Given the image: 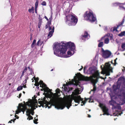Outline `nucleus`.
Returning a JSON list of instances; mask_svg holds the SVG:
<instances>
[{
    "label": "nucleus",
    "mask_w": 125,
    "mask_h": 125,
    "mask_svg": "<svg viewBox=\"0 0 125 125\" xmlns=\"http://www.w3.org/2000/svg\"><path fill=\"white\" fill-rule=\"evenodd\" d=\"M95 79L92 78L90 79L87 77L81 75L80 77H77L76 76L74 77V79H72L71 81L70 79V81L68 82V85H65L62 87V88L64 89V91L67 92H70L72 89V88H70L68 85L73 84L77 87L74 90L73 92L72 93V96L63 102H62L60 101L57 98L53 99L51 102L52 105L50 106H49V105L50 104H49L48 102L45 101V108L48 107V108H50L52 105H54L55 108L57 109H63L65 106L67 107L68 109H69L70 106L72 105L71 102L73 100H74L75 102L79 104L80 102H81L82 104H81V106L84 105L87 100H89V98L86 99L85 98V100H83V99L81 98L80 96H78L77 95L81 92L83 90V87L82 85H80V80L85 81H88L91 80V82L93 83L94 85V84L96 83L98 81V79L96 78Z\"/></svg>",
    "instance_id": "1"
},
{
    "label": "nucleus",
    "mask_w": 125,
    "mask_h": 125,
    "mask_svg": "<svg viewBox=\"0 0 125 125\" xmlns=\"http://www.w3.org/2000/svg\"><path fill=\"white\" fill-rule=\"evenodd\" d=\"M67 47L69 49V51L67 52L68 55H64L63 57L65 58L69 57L73 55L76 51L74 44L70 42H64L54 43L53 45L54 53L58 56H61V55L65 53Z\"/></svg>",
    "instance_id": "2"
},
{
    "label": "nucleus",
    "mask_w": 125,
    "mask_h": 125,
    "mask_svg": "<svg viewBox=\"0 0 125 125\" xmlns=\"http://www.w3.org/2000/svg\"><path fill=\"white\" fill-rule=\"evenodd\" d=\"M24 104H19L17 109L16 111V114H18L21 111L24 114V111L26 110V115L27 116H28L27 119L29 120L32 119H33V117L31 115V113L32 111L35 109L36 108L38 107L37 100L35 99L33 100L29 99L26 103L24 101Z\"/></svg>",
    "instance_id": "3"
},
{
    "label": "nucleus",
    "mask_w": 125,
    "mask_h": 125,
    "mask_svg": "<svg viewBox=\"0 0 125 125\" xmlns=\"http://www.w3.org/2000/svg\"><path fill=\"white\" fill-rule=\"evenodd\" d=\"M65 22L69 26L75 25L78 21L77 17L74 14H70L66 16Z\"/></svg>",
    "instance_id": "4"
},
{
    "label": "nucleus",
    "mask_w": 125,
    "mask_h": 125,
    "mask_svg": "<svg viewBox=\"0 0 125 125\" xmlns=\"http://www.w3.org/2000/svg\"><path fill=\"white\" fill-rule=\"evenodd\" d=\"M34 79L35 80L36 83L35 85L37 86H39L40 84V87L43 88L45 92L51 93V90L47 87L46 85L42 81H40L39 83L38 82L39 79L38 78H35L34 77Z\"/></svg>",
    "instance_id": "5"
},
{
    "label": "nucleus",
    "mask_w": 125,
    "mask_h": 125,
    "mask_svg": "<svg viewBox=\"0 0 125 125\" xmlns=\"http://www.w3.org/2000/svg\"><path fill=\"white\" fill-rule=\"evenodd\" d=\"M85 19L91 22H94L96 21V19L95 15L90 11H86L84 14Z\"/></svg>",
    "instance_id": "6"
},
{
    "label": "nucleus",
    "mask_w": 125,
    "mask_h": 125,
    "mask_svg": "<svg viewBox=\"0 0 125 125\" xmlns=\"http://www.w3.org/2000/svg\"><path fill=\"white\" fill-rule=\"evenodd\" d=\"M101 68L102 70L101 73L102 74H105L106 75H109V62L106 63L104 65H101Z\"/></svg>",
    "instance_id": "7"
},
{
    "label": "nucleus",
    "mask_w": 125,
    "mask_h": 125,
    "mask_svg": "<svg viewBox=\"0 0 125 125\" xmlns=\"http://www.w3.org/2000/svg\"><path fill=\"white\" fill-rule=\"evenodd\" d=\"M88 72H89V73L92 75L93 78H101L99 75V73L98 71H97L94 68L92 67H90L88 70Z\"/></svg>",
    "instance_id": "8"
},
{
    "label": "nucleus",
    "mask_w": 125,
    "mask_h": 125,
    "mask_svg": "<svg viewBox=\"0 0 125 125\" xmlns=\"http://www.w3.org/2000/svg\"><path fill=\"white\" fill-rule=\"evenodd\" d=\"M124 79V78L122 77H121L119 78L116 85H113V87L114 92L116 91L117 90L120 88L122 83L121 81Z\"/></svg>",
    "instance_id": "9"
},
{
    "label": "nucleus",
    "mask_w": 125,
    "mask_h": 125,
    "mask_svg": "<svg viewBox=\"0 0 125 125\" xmlns=\"http://www.w3.org/2000/svg\"><path fill=\"white\" fill-rule=\"evenodd\" d=\"M101 52L102 57L104 58H107L109 56V51L108 50H104L102 48Z\"/></svg>",
    "instance_id": "10"
},
{
    "label": "nucleus",
    "mask_w": 125,
    "mask_h": 125,
    "mask_svg": "<svg viewBox=\"0 0 125 125\" xmlns=\"http://www.w3.org/2000/svg\"><path fill=\"white\" fill-rule=\"evenodd\" d=\"M99 106L102 109L103 112L104 113L103 114V115H109V114L108 113V109L105 105L103 104H100Z\"/></svg>",
    "instance_id": "11"
},
{
    "label": "nucleus",
    "mask_w": 125,
    "mask_h": 125,
    "mask_svg": "<svg viewBox=\"0 0 125 125\" xmlns=\"http://www.w3.org/2000/svg\"><path fill=\"white\" fill-rule=\"evenodd\" d=\"M125 21V19L124 18L123 19L122 21L121 22H120L118 24V25L116 27H115L113 28V29L112 30V28L111 29V31L114 32V31H115L116 32H118V30H117V29L119 28V27L121 26H124L123 25V23H124Z\"/></svg>",
    "instance_id": "12"
},
{
    "label": "nucleus",
    "mask_w": 125,
    "mask_h": 125,
    "mask_svg": "<svg viewBox=\"0 0 125 125\" xmlns=\"http://www.w3.org/2000/svg\"><path fill=\"white\" fill-rule=\"evenodd\" d=\"M109 36V33H108L107 34L105 35V36L104 37V38L103 39H104V43L105 44H108L109 43V39L108 38H105L107 36L108 37Z\"/></svg>",
    "instance_id": "13"
},
{
    "label": "nucleus",
    "mask_w": 125,
    "mask_h": 125,
    "mask_svg": "<svg viewBox=\"0 0 125 125\" xmlns=\"http://www.w3.org/2000/svg\"><path fill=\"white\" fill-rule=\"evenodd\" d=\"M82 36L83 37L82 38L83 39L85 38L87 40L90 37V36L86 32H85L84 34Z\"/></svg>",
    "instance_id": "14"
},
{
    "label": "nucleus",
    "mask_w": 125,
    "mask_h": 125,
    "mask_svg": "<svg viewBox=\"0 0 125 125\" xmlns=\"http://www.w3.org/2000/svg\"><path fill=\"white\" fill-rule=\"evenodd\" d=\"M51 30L49 31L48 36V37L49 38L51 37L52 36L53 33L54 32V27L53 26Z\"/></svg>",
    "instance_id": "15"
},
{
    "label": "nucleus",
    "mask_w": 125,
    "mask_h": 125,
    "mask_svg": "<svg viewBox=\"0 0 125 125\" xmlns=\"http://www.w3.org/2000/svg\"><path fill=\"white\" fill-rule=\"evenodd\" d=\"M104 38V37H102L100 40H98V42H99L98 44V47H101L103 46L104 45V42H101V41L103 40V39Z\"/></svg>",
    "instance_id": "16"
},
{
    "label": "nucleus",
    "mask_w": 125,
    "mask_h": 125,
    "mask_svg": "<svg viewBox=\"0 0 125 125\" xmlns=\"http://www.w3.org/2000/svg\"><path fill=\"white\" fill-rule=\"evenodd\" d=\"M49 19H50V20L49 21H48L47 23V25H48V26H49V31H50L52 29V27L50 26V25L51 24V18H50Z\"/></svg>",
    "instance_id": "17"
},
{
    "label": "nucleus",
    "mask_w": 125,
    "mask_h": 125,
    "mask_svg": "<svg viewBox=\"0 0 125 125\" xmlns=\"http://www.w3.org/2000/svg\"><path fill=\"white\" fill-rule=\"evenodd\" d=\"M113 106L114 109H119L120 110L121 109V107L120 105L118 104H117L116 106H114L113 105Z\"/></svg>",
    "instance_id": "18"
},
{
    "label": "nucleus",
    "mask_w": 125,
    "mask_h": 125,
    "mask_svg": "<svg viewBox=\"0 0 125 125\" xmlns=\"http://www.w3.org/2000/svg\"><path fill=\"white\" fill-rule=\"evenodd\" d=\"M118 5L119 6L120 8H122L125 10V8L124 7L123 5L125 4L124 3H118Z\"/></svg>",
    "instance_id": "19"
},
{
    "label": "nucleus",
    "mask_w": 125,
    "mask_h": 125,
    "mask_svg": "<svg viewBox=\"0 0 125 125\" xmlns=\"http://www.w3.org/2000/svg\"><path fill=\"white\" fill-rule=\"evenodd\" d=\"M43 42L42 41H41V40H39L38 41L36 44L37 45H40L41 46L42 44L43 43Z\"/></svg>",
    "instance_id": "20"
},
{
    "label": "nucleus",
    "mask_w": 125,
    "mask_h": 125,
    "mask_svg": "<svg viewBox=\"0 0 125 125\" xmlns=\"http://www.w3.org/2000/svg\"><path fill=\"white\" fill-rule=\"evenodd\" d=\"M125 31L121 32L120 33L118 34V36L120 37H122L125 35Z\"/></svg>",
    "instance_id": "21"
},
{
    "label": "nucleus",
    "mask_w": 125,
    "mask_h": 125,
    "mask_svg": "<svg viewBox=\"0 0 125 125\" xmlns=\"http://www.w3.org/2000/svg\"><path fill=\"white\" fill-rule=\"evenodd\" d=\"M123 113V112H122L120 111L119 112H117V113L116 114L115 113H114L113 114V115L114 116H118L120 115H121V114Z\"/></svg>",
    "instance_id": "22"
},
{
    "label": "nucleus",
    "mask_w": 125,
    "mask_h": 125,
    "mask_svg": "<svg viewBox=\"0 0 125 125\" xmlns=\"http://www.w3.org/2000/svg\"><path fill=\"white\" fill-rule=\"evenodd\" d=\"M36 41L35 40H34L32 42V44L31 45V47L32 48H33L36 45Z\"/></svg>",
    "instance_id": "23"
},
{
    "label": "nucleus",
    "mask_w": 125,
    "mask_h": 125,
    "mask_svg": "<svg viewBox=\"0 0 125 125\" xmlns=\"http://www.w3.org/2000/svg\"><path fill=\"white\" fill-rule=\"evenodd\" d=\"M34 7H32L31 9H29L28 10V11L30 13H33L34 12Z\"/></svg>",
    "instance_id": "24"
},
{
    "label": "nucleus",
    "mask_w": 125,
    "mask_h": 125,
    "mask_svg": "<svg viewBox=\"0 0 125 125\" xmlns=\"http://www.w3.org/2000/svg\"><path fill=\"white\" fill-rule=\"evenodd\" d=\"M42 20H39L38 23V26L39 28H40L41 26L42 25Z\"/></svg>",
    "instance_id": "25"
},
{
    "label": "nucleus",
    "mask_w": 125,
    "mask_h": 125,
    "mask_svg": "<svg viewBox=\"0 0 125 125\" xmlns=\"http://www.w3.org/2000/svg\"><path fill=\"white\" fill-rule=\"evenodd\" d=\"M36 117H35L34 118V123L35 124H37L38 123V122H37V121H38V119H37V116H38V115H37Z\"/></svg>",
    "instance_id": "26"
},
{
    "label": "nucleus",
    "mask_w": 125,
    "mask_h": 125,
    "mask_svg": "<svg viewBox=\"0 0 125 125\" xmlns=\"http://www.w3.org/2000/svg\"><path fill=\"white\" fill-rule=\"evenodd\" d=\"M23 87V86L21 85L19 86L17 88V90L18 91H19L21 90L22 89Z\"/></svg>",
    "instance_id": "27"
},
{
    "label": "nucleus",
    "mask_w": 125,
    "mask_h": 125,
    "mask_svg": "<svg viewBox=\"0 0 125 125\" xmlns=\"http://www.w3.org/2000/svg\"><path fill=\"white\" fill-rule=\"evenodd\" d=\"M38 0H36V2L35 3V9H37L38 6Z\"/></svg>",
    "instance_id": "28"
},
{
    "label": "nucleus",
    "mask_w": 125,
    "mask_h": 125,
    "mask_svg": "<svg viewBox=\"0 0 125 125\" xmlns=\"http://www.w3.org/2000/svg\"><path fill=\"white\" fill-rule=\"evenodd\" d=\"M28 68L29 69V71L30 72V74H32V69H31L29 67H28Z\"/></svg>",
    "instance_id": "29"
},
{
    "label": "nucleus",
    "mask_w": 125,
    "mask_h": 125,
    "mask_svg": "<svg viewBox=\"0 0 125 125\" xmlns=\"http://www.w3.org/2000/svg\"><path fill=\"white\" fill-rule=\"evenodd\" d=\"M55 91L56 92V93L57 94L59 93L60 91V89L58 88H57L56 90Z\"/></svg>",
    "instance_id": "30"
},
{
    "label": "nucleus",
    "mask_w": 125,
    "mask_h": 125,
    "mask_svg": "<svg viewBox=\"0 0 125 125\" xmlns=\"http://www.w3.org/2000/svg\"><path fill=\"white\" fill-rule=\"evenodd\" d=\"M121 47L123 49H124L125 48V43H123L122 44Z\"/></svg>",
    "instance_id": "31"
},
{
    "label": "nucleus",
    "mask_w": 125,
    "mask_h": 125,
    "mask_svg": "<svg viewBox=\"0 0 125 125\" xmlns=\"http://www.w3.org/2000/svg\"><path fill=\"white\" fill-rule=\"evenodd\" d=\"M107 26H104V31H107Z\"/></svg>",
    "instance_id": "32"
},
{
    "label": "nucleus",
    "mask_w": 125,
    "mask_h": 125,
    "mask_svg": "<svg viewBox=\"0 0 125 125\" xmlns=\"http://www.w3.org/2000/svg\"><path fill=\"white\" fill-rule=\"evenodd\" d=\"M27 70V67H25L24 70H23L22 72H23L25 73L26 72Z\"/></svg>",
    "instance_id": "33"
},
{
    "label": "nucleus",
    "mask_w": 125,
    "mask_h": 125,
    "mask_svg": "<svg viewBox=\"0 0 125 125\" xmlns=\"http://www.w3.org/2000/svg\"><path fill=\"white\" fill-rule=\"evenodd\" d=\"M42 4L43 6H45L46 5V3L44 1L42 3Z\"/></svg>",
    "instance_id": "34"
},
{
    "label": "nucleus",
    "mask_w": 125,
    "mask_h": 125,
    "mask_svg": "<svg viewBox=\"0 0 125 125\" xmlns=\"http://www.w3.org/2000/svg\"><path fill=\"white\" fill-rule=\"evenodd\" d=\"M111 62L113 64H114L115 65H116V64L117 63L116 62V61L115 60H114V63H113L112 61Z\"/></svg>",
    "instance_id": "35"
},
{
    "label": "nucleus",
    "mask_w": 125,
    "mask_h": 125,
    "mask_svg": "<svg viewBox=\"0 0 125 125\" xmlns=\"http://www.w3.org/2000/svg\"><path fill=\"white\" fill-rule=\"evenodd\" d=\"M111 72H113L112 70V67L110 66V73Z\"/></svg>",
    "instance_id": "36"
},
{
    "label": "nucleus",
    "mask_w": 125,
    "mask_h": 125,
    "mask_svg": "<svg viewBox=\"0 0 125 125\" xmlns=\"http://www.w3.org/2000/svg\"><path fill=\"white\" fill-rule=\"evenodd\" d=\"M27 81L26 80H24L23 82V84H25L27 83Z\"/></svg>",
    "instance_id": "37"
},
{
    "label": "nucleus",
    "mask_w": 125,
    "mask_h": 125,
    "mask_svg": "<svg viewBox=\"0 0 125 125\" xmlns=\"http://www.w3.org/2000/svg\"><path fill=\"white\" fill-rule=\"evenodd\" d=\"M34 110H33L31 112V114L32 115H33L34 114V112L33 111Z\"/></svg>",
    "instance_id": "38"
},
{
    "label": "nucleus",
    "mask_w": 125,
    "mask_h": 125,
    "mask_svg": "<svg viewBox=\"0 0 125 125\" xmlns=\"http://www.w3.org/2000/svg\"><path fill=\"white\" fill-rule=\"evenodd\" d=\"M42 18L40 15L39 16V20H42Z\"/></svg>",
    "instance_id": "39"
},
{
    "label": "nucleus",
    "mask_w": 125,
    "mask_h": 125,
    "mask_svg": "<svg viewBox=\"0 0 125 125\" xmlns=\"http://www.w3.org/2000/svg\"><path fill=\"white\" fill-rule=\"evenodd\" d=\"M123 84L125 86V81H124L123 82Z\"/></svg>",
    "instance_id": "40"
},
{
    "label": "nucleus",
    "mask_w": 125,
    "mask_h": 125,
    "mask_svg": "<svg viewBox=\"0 0 125 125\" xmlns=\"http://www.w3.org/2000/svg\"><path fill=\"white\" fill-rule=\"evenodd\" d=\"M49 28V26H48V25H47V24L46 25V26H45L46 29H47L48 28Z\"/></svg>",
    "instance_id": "41"
},
{
    "label": "nucleus",
    "mask_w": 125,
    "mask_h": 125,
    "mask_svg": "<svg viewBox=\"0 0 125 125\" xmlns=\"http://www.w3.org/2000/svg\"><path fill=\"white\" fill-rule=\"evenodd\" d=\"M113 39V37L112 36H111L110 34V40H111Z\"/></svg>",
    "instance_id": "42"
},
{
    "label": "nucleus",
    "mask_w": 125,
    "mask_h": 125,
    "mask_svg": "<svg viewBox=\"0 0 125 125\" xmlns=\"http://www.w3.org/2000/svg\"><path fill=\"white\" fill-rule=\"evenodd\" d=\"M13 121V119H11V120L10 121H9L8 122V123H12V121Z\"/></svg>",
    "instance_id": "43"
},
{
    "label": "nucleus",
    "mask_w": 125,
    "mask_h": 125,
    "mask_svg": "<svg viewBox=\"0 0 125 125\" xmlns=\"http://www.w3.org/2000/svg\"><path fill=\"white\" fill-rule=\"evenodd\" d=\"M21 93H20L19 95V98L21 97Z\"/></svg>",
    "instance_id": "44"
},
{
    "label": "nucleus",
    "mask_w": 125,
    "mask_h": 125,
    "mask_svg": "<svg viewBox=\"0 0 125 125\" xmlns=\"http://www.w3.org/2000/svg\"><path fill=\"white\" fill-rule=\"evenodd\" d=\"M44 18L46 19L47 20H48V19L45 16L44 17Z\"/></svg>",
    "instance_id": "45"
},
{
    "label": "nucleus",
    "mask_w": 125,
    "mask_h": 125,
    "mask_svg": "<svg viewBox=\"0 0 125 125\" xmlns=\"http://www.w3.org/2000/svg\"><path fill=\"white\" fill-rule=\"evenodd\" d=\"M28 78H29L28 77H27L25 79V80H26L27 81V80L28 79Z\"/></svg>",
    "instance_id": "46"
},
{
    "label": "nucleus",
    "mask_w": 125,
    "mask_h": 125,
    "mask_svg": "<svg viewBox=\"0 0 125 125\" xmlns=\"http://www.w3.org/2000/svg\"><path fill=\"white\" fill-rule=\"evenodd\" d=\"M23 87H24V88H26V86H25V85L24 84H23Z\"/></svg>",
    "instance_id": "47"
},
{
    "label": "nucleus",
    "mask_w": 125,
    "mask_h": 125,
    "mask_svg": "<svg viewBox=\"0 0 125 125\" xmlns=\"http://www.w3.org/2000/svg\"><path fill=\"white\" fill-rule=\"evenodd\" d=\"M83 67L82 66V68H81L80 69H79V71H81L82 70V69H83Z\"/></svg>",
    "instance_id": "48"
},
{
    "label": "nucleus",
    "mask_w": 125,
    "mask_h": 125,
    "mask_svg": "<svg viewBox=\"0 0 125 125\" xmlns=\"http://www.w3.org/2000/svg\"><path fill=\"white\" fill-rule=\"evenodd\" d=\"M24 73L22 72V75H22V76H23L24 75Z\"/></svg>",
    "instance_id": "49"
},
{
    "label": "nucleus",
    "mask_w": 125,
    "mask_h": 125,
    "mask_svg": "<svg viewBox=\"0 0 125 125\" xmlns=\"http://www.w3.org/2000/svg\"><path fill=\"white\" fill-rule=\"evenodd\" d=\"M16 120V119H13V122H14Z\"/></svg>",
    "instance_id": "50"
},
{
    "label": "nucleus",
    "mask_w": 125,
    "mask_h": 125,
    "mask_svg": "<svg viewBox=\"0 0 125 125\" xmlns=\"http://www.w3.org/2000/svg\"><path fill=\"white\" fill-rule=\"evenodd\" d=\"M88 117H91V116L90 115H88Z\"/></svg>",
    "instance_id": "51"
},
{
    "label": "nucleus",
    "mask_w": 125,
    "mask_h": 125,
    "mask_svg": "<svg viewBox=\"0 0 125 125\" xmlns=\"http://www.w3.org/2000/svg\"><path fill=\"white\" fill-rule=\"evenodd\" d=\"M86 66H85L84 68V69H84V71L85 70V69L86 68Z\"/></svg>",
    "instance_id": "52"
},
{
    "label": "nucleus",
    "mask_w": 125,
    "mask_h": 125,
    "mask_svg": "<svg viewBox=\"0 0 125 125\" xmlns=\"http://www.w3.org/2000/svg\"><path fill=\"white\" fill-rule=\"evenodd\" d=\"M37 9H35V12L36 13H37Z\"/></svg>",
    "instance_id": "53"
},
{
    "label": "nucleus",
    "mask_w": 125,
    "mask_h": 125,
    "mask_svg": "<svg viewBox=\"0 0 125 125\" xmlns=\"http://www.w3.org/2000/svg\"><path fill=\"white\" fill-rule=\"evenodd\" d=\"M111 52L110 51V56L111 55Z\"/></svg>",
    "instance_id": "54"
},
{
    "label": "nucleus",
    "mask_w": 125,
    "mask_h": 125,
    "mask_svg": "<svg viewBox=\"0 0 125 125\" xmlns=\"http://www.w3.org/2000/svg\"><path fill=\"white\" fill-rule=\"evenodd\" d=\"M124 70L125 71V67H124Z\"/></svg>",
    "instance_id": "55"
},
{
    "label": "nucleus",
    "mask_w": 125,
    "mask_h": 125,
    "mask_svg": "<svg viewBox=\"0 0 125 125\" xmlns=\"http://www.w3.org/2000/svg\"><path fill=\"white\" fill-rule=\"evenodd\" d=\"M23 76H22V75H21V76L20 77V78H21Z\"/></svg>",
    "instance_id": "56"
},
{
    "label": "nucleus",
    "mask_w": 125,
    "mask_h": 125,
    "mask_svg": "<svg viewBox=\"0 0 125 125\" xmlns=\"http://www.w3.org/2000/svg\"><path fill=\"white\" fill-rule=\"evenodd\" d=\"M113 102H114V103H115L116 102L115 101H113Z\"/></svg>",
    "instance_id": "57"
},
{
    "label": "nucleus",
    "mask_w": 125,
    "mask_h": 125,
    "mask_svg": "<svg viewBox=\"0 0 125 125\" xmlns=\"http://www.w3.org/2000/svg\"><path fill=\"white\" fill-rule=\"evenodd\" d=\"M110 104H111V102L110 101Z\"/></svg>",
    "instance_id": "58"
},
{
    "label": "nucleus",
    "mask_w": 125,
    "mask_h": 125,
    "mask_svg": "<svg viewBox=\"0 0 125 125\" xmlns=\"http://www.w3.org/2000/svg\"><path fill=\"white\" fill-rule=\"evenodd\" d=\"M23 92L24 94L25 93V92L24 91H23Z\"/></svg>",
    "instance_id": "59"
},
{
    "label": "nucleus",
    "mask_w": 125,
    "mask_h": 125,
    "mask_svg": "<svg viewBox=\"0 0 125 125\" xmlns=\"http://www.w3.org/2000/svg\"><path fill=\"white\" fill-rule=\"evenodd\" d=\"M17 116V115H15V117H16Z\"/></svg>",
    "instance_id": "60"
},
{
    "label": "nucleus",
    "mask_w": 125,
    "mask_h": 125,
    "mask_svg": "<svg viewBox=\"0 0 125 125\" xmlns=\"http://www.w3.org/2000/svg\"><path fill=\"white\" fill-rule=\"evenodd\" d=\"M94 90H95V88H94Z\"/></svg>",
    "instance_id": "61"
},
{
    "label": "nucleus",
    "mask_w": 125,
    "mask_h": 125,
    "mask_svg": "<svg viewBox=\"0 0 125 125\" xmlns=\"http://www.w3.org/2000/svg\"><path fill=\"white\" fill-rule=\"evenodd\" d=\"M53 69H52V70H51V71H53Z\"/></svg>",
    "instance_id": "62"
},
{
    "label": "nucleus",
    "mask_w": 125,
    "mask_h": 125,
    "mask_svg": "<svg viewBox=\"0 0 125 125\" xmlns=\"http://www.w3.org/2000/svg\"><path fill=\"white\" fill-rule=\"evenodd\" d=\"M19 117H18H18H17V119H18V118H19Z\"/></svg>",
    "instance_id": "63"
},
{
    "label": "nucleus",
    "mask_w": 125,
    "mask_h": 125,
    "mask_svg": "<svg viewBox=\"0 0 125 125\" xmlns=\"http://www.w3.org/2000/svg\"><path fill=\"white\" fill-rule=\"evenodd\" d=\"M78 104H75V106H77Z\"/></svg>",
    "instance_id": "64"
}]
</instances>
